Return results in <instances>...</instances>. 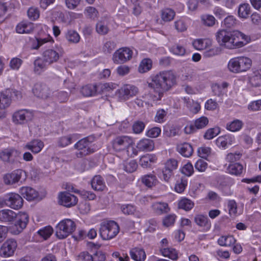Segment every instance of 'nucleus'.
Wrapping results in <instances>:
<instances>
[{"label":"nucleus","mask_w":261,"mask_h":261,"mask_svg":"<svg viewBox=\"0 0 261 261\" xmlns=\"http://www.w3.org/2000/svg\"><path fill=\"white\" fill-rule=\"evenodd\" d=\"M151 82H148V87L158 93L157 100H160L164 91L168 90L176 82V77L170 70L161 71L150 77Z\"/></svg>","instance_id":"1"},{"label":"nucleus","mask_w":261,"mask_h":261,"mask_svg":"<svg viewBox=\"0 0 261 261\" xmlns=\"http://www.w3.org/2000/svg\"><path fill=\"white\" fill-rule=\"evenodd\" d=\"M216 38L220 46L228 49L240 48L244 46V43L242 41H237L235 39L234 32L221 30L216 33Z\"/></svg>","instance_id":"2"},{"label":"nucleus","mask_w":261,"mask_h":261,"mask_svg":"<svg viewBox=\"0 0 261 261\" xmlns=\"http://www.w3.org/2000/svg\"><path fill=\"white\" fill-rule=\"evenodd\" d=\"M252 64L250 59L245 57H238L231 59L228 63L229 70L233 73H240L247 71Z\"/></svg>","instance_id":"3"},{"label":"nucleus","mask_w":261,"mask_h":261,"mask_svg":"<svg viewBox=\"0 0 261 261\" xmlns=\"http://www.w3.org/2000/svg\"><path fill=\"white\" fill-rule=\"evenodd\" d=\"M99 232L103 240H109L114 238L118 233L119 227L114 221L103 222L100 224Z\"/></svg>","instance_id":"4"},{"label":"nucleus","mask_w":261,"mask_h":261,"mask_svg":"<svg viewBox=\"0 0 261 261\" xmlns=\"http://www.w3.org/2000/svg\"><path fill=\"white\" fill-rule=\"evenodd\" d=\"M75 228V223L71 219L63 220L56 227V235L58 239H64L71 234Z\"/></svg>","instance_id":"5"},{"label":"nucleus","mask_w":261,"mask_h":261,"mask_svg":"<svg viewBox=\"0 0 261 261\" xmlns=\"http://www.w3.org/2000/svg\"><path fill=\"white\" fill-rule=\"evenodd\" d=\"M95 140L93 136H89L79 140L75 145L74 148L78 150L76 155L78 158H82L93 153L94 150L91 148V144Z\"/></svg>","instance_id":"6"},{"label":"nucleus","mask_w":261,"mask_h":261,"mask_svg":"<svg viewBox=\"0 0 261 261\" xmlns=\"http://www.w3.org/2000/svg\"><path fill=\"white\" fill-rule=\"evenodd\" d=\"M132 50L127 47H123L117 50L113 55V61L114 63L119 64L125 63L129 60L132 57Z\"/></svg>","instance_id":"7"},{"label":"nucleus","mask_w":261,"mask_h":261,"mask_svg":"<svg viewBox=\"0 0 261 261\" xmlns=\"http://www.w3.org/2000/svg\"><path fill=\"white\" fill-rule=\"evenodd\" d=\"M132 144V140L126 136L117 137L112 142L113 148L117 151L127 149Z\"/></svg>","instance_id":"8"},{"label":"nucleus","mask_w":261,"mask_h":261,"mask_svg":"<svg viewBox=\"0 0 261 261\" xmlns=\"http://www.w3.org/2000/svg\"><path fill=\"white\" fill-rule=\"evenodd\" d=\"M16 221L15 222L14 229L16 230H13V233L15 234H18L20 233L27 226L29 222V217L28 214L25 212H20L17 214V217H15Z\"/></svg>","instance_id":"9"},{"label":"nucleus","mask_w":261,"mask_h":261,"mask_svg":"<svg viewBox=\"0 0 261 261\" xmlns=\"http://www.w3.org/2000/svg\"><path fill=\"white\" fill-rule=\"evenodd\" d=\"M138 93L137 87L132 85H125L117 91V94L121 100H127Z\"/></svg>","instance_id":"10"},{"label":"nucleus","mask_w":261,"mask_h":261,"mask_svg":"<svg viewBox=\"0 0 261 261\" xmlns=\"http://www.w3.org/2000/svg\"><path fill=\"white\" fill-rule=\"evenodd\" d=\"M33 117L31 111L27 109H22L15 112L13 116V121L16 124H24L32 119Z\"/></svg>","instance_id":"11"},{"label":"nucleus","mask_w":261,"mask_h":261,"mask_svg":"<svg viewBox=\"0 0 261 261\" xmlns=\"http://www.w3.org/2000/svg\"><path fill=\"white\" fill-rule=\"evenodd\" d=\"M7 206L15 210L20 208L23 205V200L18 194L11 193L6 196Z\"/></svg>","instance_id":"12"},{"label":"nucleus","mask_w":261,"mask_h":261,"mask_svg":"<svg viewBox=\"0 0 261 261\" xmlns=\"http://www.w3.org/2000/svg\"><path fill=\"white\" fill-rule=\"evenodd\" d=\"M59 203L66 206L71 207L76 205L77 203V198L73 194L67 192H63L59 196Z\"/></svg>","instance_id":"13"},{"label":"nucleus","mask_w":261,"mask_h":261,"mask_svg":"<svg viewBox=\"0 0 261 261\" xmlns=\"http://www.w3.org/2000/svg\"><path fill=\"white\" fill-rule=\"evenodd\" d=\"M17 246V242L15 240L9 239L7 240L1 247V255L5 257L12 256L14 254Z\"/></svg>","instance_id":"14"},{"label":"nucleus","mask_w":261,"mask_h":261,"mask_svg":"<svg viewBox=\"0 0 261 261\" xmlns=\"http://www.w3.org/2000/svg\"><path fill=\"white\" fill-rule=\"evenodd\" d=\"M33 92L35 96L42 99H47L51 94L49 87L42 83H36L33 88Z\"/></svg>","instance_id":"15"},{"label":"nucleus","mask_w":261,"mask_h":261,"mask_svg":"<svg viewBox=\"0 0 261 261\" xmlns=\"http://www.w3.org/2000/svg\"><path fill=\"white\" fill-rule=\"evenodd\" d=\"M20 152L14 149H7L0 153L1 159L5 162L13 164L17 157L20 155Z\"/></svg>","instance_id":"16"},{"label":"nucleus","mask_w":261,"mask_h":261,"mask_svg":"<svg viewBox=\"0 0 261 261\" xmlns=\"http://www.w3.org/2000/svg\"><path fill=\"white\" fill-rule=\"evenodd\" d=\"M24 174L25 172L22 170H16L11 173L5 174L3 177L4 182L7 185H13L18 182Z\"/></svg>","instance_id":"17"},{"label":"nucleus","mask_w":261,"mask_h":261,"mask_svg":"<svg viewBox=\"0 0 261 261\" xmlns=\"http://www.w3.org/2000/svg\"><path fill=\"white\" fill-rule=\"evenodd\" d=\"M19 192L24 198L29 201L38 199L39 198L38 192L30 187H21Z\"/></svg>","instance_id":"18"},{"label":"nucleus","mask_w":261,"mask_h":261,"mask_svg":"<svg viewBox=\"0 0 261 261\" xmlns=\"http://www.w3.org/2000/svg\"><path fill=\"white\" fill-rule=\"evenodd\" d=\"M42 58L47 65H50L58 61L60 58L59 53L55 50L48 49L45 50L42 54Z\"/></svg>","instance_id":"19"},{"label":"nucleus","mask_w":261,"mask_h":261,"mask_svg":"<svg viewBox=\"0 0 261 261\" xmlns=\"http://www.w3.org/2000/svg\"><path fill=\"white\" fill-rule=\"evenodd\" d=\"M151 208L153 212L158 215L167 214L170 211L168 204L162 201L153 203Z\"/></svg>","instance_id":"20"},{"label":"nucleus","mask_w":261,"mask_h":261,"mask_svg":"<svg viewBox=\"0 0 261 261\" xmlns=\"http://www.w3.org/2000/svg\"><path fill=\"white\" fill-rule=\"evenodd\" d=\"M44 147V143L39 139H34L28 143L24 149L31 150L33 153H38Z\"/></svg>","instance_id":"21"},{"label":"nucleus","mask_w":261,"mask_h":261,"mask_svg":"<svg viewBox=\"0 0 261 261\" xmlns=\"http://www.w3.org/2000/svg\"><path fill=\"white\" fill-rule=\"evenodd\" d=\"M17 214L13 211L9 209H4L0 211V221L4 223L13 222Z\"/></svg>","instance_id":"22"},{"label":"nucleus","mask_w":261,"mask_h":261,"mask_svg":"<svg viewBox=\"0 0 261 261\" xmlns=\"http://www.w3.org/2000/svg\"><path fill=\"white\" fill-rule=\"evenodd\" d=\"M7 93V91L5 92H0V118L4 115V109L8 107L11 103V99Z\"/></svg>","instance_id":"23"},{"label":"nucleus","mask_w":261,"mask_h":261,"mask_svg":"<svg viewBox=\"0 0 261 261\" xmlns=\"http://www.w3.org/2000/svg\"><path fill=\"white\" fill-rule=\"evenodd\" d=\"M131 258L135 261H144L146 258V253L143 249L135 247L129 251Z\"/></svg>","instance_id":"24"},{"label":"nucleus","mask_w":261,"mask_h":261,"mask_svg":"<svg viewBox=\"0 0 261 261\" xmlns=\"http://www.w3.org/2000/svg\"><path fill=\"white\" fill-rule=\"evenodd\" d=\"M137 147L141 151H152L154 147L153 141L149 139H142L138 143Z\"/></svg>","instance_id":"25"},{"label":"nucleus","mask_w":261,"mask_h":261,"mask_svg":"<svg viewBox=\"0 0 261 261\" xmlns=\"http://www.w3.org/2000/svg\"><path fill=\"white\" fill-rule=\"evenodd\" d=\"M81 92L84 96H92L97 93H100V91H98L97 85L89 84L83 86L81 90Z\"/></svg>","instance_id":"26"},{"label":"nucleus","mask_w":261,"mask_h":261,"mask_svg":"<svg viewBox=\"0 0 261 261\" xmlns=\"http://www.w3.org/2000/svg\"><path fill=\"white\" fill-rule=\"evenodd\" d=\"M177 150L181 155L186 158L191 156L193 152L192 145L188 143H184L178 145Z\"/></svg>","instance_id":"27"},{"label":"nucleus","mask_w":261,"mask_h":261,"mask_svg":"<svg viewBox=\"0 0 261 261\" xmlns=\"http://www.w3.org/2000/svg\"><path fill=\"white\" fill-rule=\"evenodd\" d=\"M92 189L95 191H102L106 188L102 177L100 175L95 176L91 181Z\"/></svg>","instance_id":"28"},{"label":"nucleus","mask_w":261,"mask_h":261,"mask_svg":"<svg viewBox=\"0 0 261 261\" xmlns=\"http://www.w3.org/2000/svg\"><path fill=\"white\" fill-rule=\"evenodd\" d=\"M141 181L146 187L151 188L158 183L156 176L153 174H146L141 177Z\"/></svg>","instance_id":"29"},{"label":"nucleus","mask_w":261,"mask_h":261,"mask_svg":"<svg viewBox=\"0 0 261 261\" xmlns=\"http://www.w3.org/2000/svg\"><path fill=\"white\" fill-rule=\"evenodd\" d=\"M156 159L154 154H147L141 158L140 160V165L143 167H150L151 163L155 162Z\"/></svg>","instance_id":"30"},{"label":"nucleus","mask_w":261,"mask_h":261,"mask_svg":"<svg viewBox=\"0 0 261 261\" xmlns=\"http://www.w3.org/2000/svg\"><path fill=\"white\" fill-rule=\"evenodd\" d=\"M251 14V7L248 4H241L238 8L239 16L242 18H247Z\"/></svg>","instance_id":"31"},{"label":"nucleus","mask_w":261,"mask_h":261,"mask_svg":"<svg viewBox=\"0 0 261 261\" xmlns=\"http://www.w3.org/2000/svg\"><path fill=\"white\" fill-rule=\"evenodd\" d=\"M192 44L196 49L203 50L210 46L211 42L208 39H198L195 40Z\"/></svg>","instance_id":"32"},{"label":"nucleus","mask_w":261,"mask_h":261,"mask_svg":"<svg viewBox=\"0 0 261 261\" xmlns=\"http://www.w3.org/2000/svg\"><path fill=\"white\" fill-rule=\"evenodd\" d=\"M47 65V63L45 62L43 58H38L34 62V72L36 73L40 74L46 68Z\"/></svg>","instance_id":"33"},{"label":"nucleus","mask_w":261,"mask_h":261,"mask_svg":"<svg viewBox=\"0 0 261 261\" xmlns=\"http://www.w3.org/2000/svg\"><path fill=\"white\" fill-rule=\"evenodd\" d=\"M236 242V240L232 236H223L218 240V243L222 246H230Z\"/></svg>","instance_id":"34"},{"label":"nucleus","mask_w":261,"mask_h":261,"mask_svg":"<svg viewBox=\"0 0 261 261\" xmlns=\"http://www.w3.org/2000/svg\"><path fill=\"white\" fill-rule=\"evenodd\" d=\"M162 254L169 258L176 260L178 258V254L175 249L172 248H166L160 249Z\"/></svg>","instance_id":"35"},{"label":"nucleus","mask_w":261,"mask_h":261,"mask_svg":"<svg viewBox=\"0 0 261 261\" xmlns=\"http://www.w3.org/2000/svg\"><path fill=\"white\" fill-rule=\"evenodd\" d=\"M195 222L200 227H210L211 224L206 216L197 215L194 218Z\"/></svg>","instance_id":"36"},{"label":"nucleus","mask_w":261,"mask_h":261,"mask_svg":"<svg viewBox=\"0 0 261 261\" xmlns=\"http://www.w3.org/2000/svg\"><path fill=\"white\" fill-rule=\"evenodd\" d=\"M66 39L70 43H77L80 40L79 34L74 30H68L65 35Z\"/></svg>","instance_id":"37"},{"label":"nucleus","mask_w":261,"mask_h":261,"mask_svg":"<svg viewBox=\"0 0 261 261\" xmlns=\"http://www.w3.org/2000/svg\"><path fill=\"white\" fill-rule=\"evenodd\" d=\"M194 202L186 198L181 199L178 202V207L179 208L182 209L186 211H189L191 210L194 206Z\"/></svg>","instance_id":"38"},{"label":"nucleus","mask_w":261,"mask_h":261,"mask_svg":"<svg viewBox=\"0 0 261 261\" xmlns=\"http://www.w3.org/2000/svg\"><path fill=\"white\" fill-rule=\"evenodd\" d=\"M151 67V60L149 59H144L140 63L138 67V71L140 73H143L150 70Z\"/></svg>","instance_id":"39"},{"label":"nucleus","mask_w":261,"mask_h":261,"mask_svg":"<svg viewBox=\"0 0 261 261\" xmlns=\"http://www.w3.org/2000/svg\"><path fill=\"white\" fill-rule=\"evenodd\" d=\"M243 170V166L239 163L230 164L227 168V170L229 173L236 175H240L242 173Z\"/></svg>","instance_id":"40"},{"label":"nucleus","mask_w":261,"mask_h":261,"mask_svg":"<svg viewBox=\"0 0 261 261\" xmlns=\"http://www.w3.org/2000/svg\"><path fill=\"white\" fill-rule=\"evenodd\" d=\"M243 122L239 119L234 120L233 121L227 123L226 128L231 132H237L243 126Z\"/></svg>","instance_id":"41"},{"label":"nucleus","mask_w":261,"mask_h":261,"mask_svg":"<svg viewBox=\"0 0 261 261\" xmlns=\"http://www.w3.org/2000/svg\"><path fill=\"white\" fill-rule=\"evenodd\" d=\"M249 81L253 87H258L261 85V74L258 71L253 72L249 77Z\"/></svg>","instance_id":"42"},{"label":"nucleus","mask_w":261,"mask_h":261,"mask_svg":"<svg viewBox=\"0 0 261 261\" xmlns=\"http://www.w3.org/2000/svg\"><path fill=\"white\" fill-rule=\"evenodd\" d=\"M109 28L105 21H99L96 25V32L100 35H105L109 32Z\"/></svg>","instance_id":"43"},{"label":"nucleus","mask_w":261,"mask_h":261,"mask_svg":"<svg viewBox=\"0 0 261 261\" xmlns=\"http://www.w3.org/2000/svg\"><path fill=\"white\" fill-rule=\"evenodd\" d=\"M175 16V12L171 9H165L162 12V19L165 21L172 20Z\"/></svg>","instance_id":"44"},{"label":"nucleus","mask_w":261,"mask_h":261,"mask_svg":"<svg viewBox=\"0 0 261 261\" xmlns=\"http://www.w3.org/2000/svg\"><path fill=\"white\" fill-rule=\"evenodd\" d=\"M116 43L114 41H107L102 47V51L105 54H110L116 48Z\"/></svg>","instance_id":"45"},{"label":"nucleus","mask_w":261,"mask_h":261,"mask_svg":"<svg viewBox=\"0 0 261 261\" xmlns=\"http://www.w3.org/2000/svg\"><path fill=\"white\" fill-rule=\"evenodd\" d=\"M208 123V118L205 116H202L195 120L194 125L196 129H201L205 127Z\"/></svg>","instance_id":"46"},{"label":"nucleus","mask_w":261,"mask_h":261,"mask_svg":"<svg viewBox=\"0 0 261 261\" xmlns=\"http://www.w3.org/2000/svg\"><path fill=\"white\" fill-rule=\"evenodd\" d=\"M138 167V164L135 160H131L128 163L123 164L124 170L129 173H132L136 170Z\"/></svg>","instance_id":"47"},{"label":"nucleus","mask_w":261,"mask_h":261,"mask_svg":"<svg viewBox=\"0 0 261 261\" xmlns=\"http://www.w3.org/2000/svg\"><path fill=\"white\" fill-rule=\"evenodd\" d=\"M220 132L219 127L211 128L207 129L204 135V138L207 140H210L218 135Z\"/></svg>","instance_id":"48"},{"label":"nucleus","mask_w":261,"mask_h":261,"mask_svg":"<svg viewBox=\"0 0 261 261\" xmlns=\"http://www.w3.org/2000/svg\"><path fill=\"white\" fill-rule=\"evenodd\" d=\"M203 23L207 27L213 26L216 22L215 18L211 15H204L201 16Z\"/></svg>","instance_id":"49"},{"label":"nucleus","mask_w":261,"mask_h":261,"mask_svg":"<svg viewBox=\"0 0 261 261\" xmlns=\"http://www.w3.org/2000/svg\"><path fill=\"white\" fill-rule=\"evenodd\" d=\"M39 11L37 8L31 7L28 10V16L32 20H35L39 17Z\"/></svg>","instance_id":"50"},{"label":"nucleus","mask_w":261,"mask_h":261,"mask_svg":"<svg viewBox=\"0 0 261 261\" xmlns=\"http://www.w3.org/2000/svg\"><path fill=\"white\" fill-rule=\"evenodd\" d=\"M145 123L141 121H136L133 125V130L135 134H140L145 128Z\"/></svg>","instance_id":"51"},{"label":"nucleus","mask_w":261,"mask_h":261,"mask_svg":"<svg viewBox=\"0 0 261 261\" xmlns=\"http://www.w3.org/2000/svg\"><path fill=\"white\" fill-rule=\"evenodd\" d=\"M230 138L228 136H221L217 138L216 143L218 147L225 148Z\"/></svg>","instance_id":"52"},{"label":"nucleus","mask_w":261,"mask_h":261,"mask_svg":"<svg viewBox=\"0 0 261 261\" xmlns=\"http://www.w3.org/2000/svg\"><path fill=\"white\" fill-rule=\"evenodd\" d=\"M176 216L174 214L166 216L163 220V225L166 227L170 226L174 223Z\"/></svg>","instance_id":"53"},{"label":"nucleus","mask_w":261,"mask_h":261,"mask_svg":"<svg viewBox=\"0 0 261 261\" xmlns=\"http://www.w3.org/2000/svg\"><path fill=\"white\" fill-rule=\"evenodd\" d=\"M121 210L124 214L129 215L134 214L136 208L134 205L132 204H124L121 206Z\"/></svg>","instance_id":"54"},{"label":"nucleus","mask_w":261,"mask_h":261,"mask_svg":"<svg viewBox=\"0 0 261 261\" xmlns=\"http://www.w3.org/2000/svg\"><path fill=\"white\" fill-rule=\"evenodd\" d=\"M98 90L100 89V92H108L113 90L116 88V85L112 83H105L99 84L97 85Z\"/></svg>","instance_id":"55"},{"label":"nucleus","mask_w":261,"mask_h":261,"mask_svg":"<svg viewBox=\"0 0 261 261\" xmlns=\"http://www.w3.org/2000/svg\"><path fill=\"white\" fill-rule=\"evenodd\" d=\"M234 38L237 41H240V39L244 40L245 42L243 41L242 42L244 43V45L248 43L250 40V38L249 36H246V35L239 31H234Z\"/></svg>","instance_id":"56"},{"label":"nucleus","mask_w":261,"mask_h":261,"mask_svg":"<svg viewBox=\"0 0 261 261\" xmlns=\"http://www.w3.org/2000/svg\"><path fill=\"white\" fill-rule=\"evenodd\" d=\"M87 16L93 20H95L98 17V12L94 7H89L86 9Z\"/></svg>","instance_id":"57"},{"label":"nucleus","mask_w":261,"mask_h":261,"mask_svg":"<svg viewBox=\"0 0 261 261\" xmlns=\"http://www.w3.org/2000/svg\"><path fill=\"white\" fill-rule=\"evenodd\" d=\"M172 52L177 55L183 56L186 53L185 47L179 44H176L171 48Z\"/></svg>","instance_id":"58"},{"label":"nucleus","mask_w":261,"mask_h":261,"mask_svg":"<svg viewBox=\"0 0 261 261\" xmlns=\"http://www.w3.org/2000/svg\"><path fill=\"white\" fill-rule=\"evenodd\" d=\"M167 113V112H166L164 109H160L158 110L154 117V121L159 123L164 122V117L166 116Z\"/></svg>","instance_id":"59"},{"label":"nucleus","mask_w":261,"mask_h":261,"mask_svg":"<svg viewBox=\"0 0 261 261\" xmlns=\"http://www.w3.org/2000/svg\"><path fill=\"white\" fill-rule=\"evenodd\" d=\"M177 167V161L175 159H170L165 163L164 168L173 172Z\"/></svg>","instance_id":"60"},{"label":"nucleus","mask_w":261,"mask_h":261,"mask_svg":"<svg viewBox=\"0 0 261 261\" xmlns=\"http://www.w3.org/2000/svg\"><path fill=\"white\" fill-rule=\"evenodd\" d=\"M248 109L252 111L261 110V99L251 102L248 105Z\"/></svg>","instance_id":"61"},{"label":"nucleus","mask_w":261,"mask_h":261,"mask_svg":"<svg viewBox=\"0 0 261 261\" xmlns=\"http://www.w3.org/2000/svg\"><path fill=\"white\" fill-rule=\"evenodd\" d=\"M53 232V228L51 227H46L38 231V233L45 239L49 238Z\"/></svg>","instance_id":"62"},{"label":"nucleus","mask_w":261,"mask_h":261,"mask_svg":"<svg viewBox=\"0 0 261 261\" xmlns=\"http://www.w3.org/2000/svg\"><path fill=\"white\" fill-rule=\"evenodd\" d=\"M211 148L208 147H201L198 150L199 155L202 158H206L211 153Z\"/></svg>","instance_id":"63"},{"label":"nucleus","mask_w":261,"mask_h":261,"mask_svg":"<svg viewBox=\"0 0 261 261\" xmlns=\"http://www.w3.org/2000/svg\"><path fill=\"white\" fill-rule=\"evenodd\" d=\"M207 164L202 160H199L195 163V167L196 169L200 172H203L207 168Z\"/></svg>","instance_id":"64"}]
</instances>
